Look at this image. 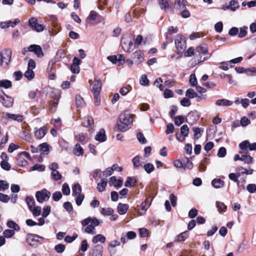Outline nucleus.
Masks as SVG:
<instances>
[{
	"label": "nucleus",
	"instance_id": "de8ad7c7",
	"mask_svg": "<svg viewBox=\"0 0 256 256\" xmlns=\"http://www.w3.org/2000/svg\"><path fill=\"white\" fill-rule=\"evenodd\" d=\"M52 178L54 180H60L62 178V175L58 170H54L52 172Z\"/></svg>",
	"mask_w": 256,
	"mask_h": 256
},
{
	"label": "nucleus",
	"instance_id": "bb28decb",
	"mask_svg": "<svg viewBox=\"0 0 256 256\" xmlns=\"http://www.w3.org/2000/svg\"><path fill=\"white\" fill-rule=\"evenodd\" d=\"M149 207V205L147 204V201L145 200L139 206L140 211L139 214L140 215H142L145 214L146 210Z\"/></svg>",
	"mask_w": 256,
	"mask_h": 256
},
{
	"label": "nucleus",
	"instance_id": "338daca9",
	"mask_svg": "<svg viewBox=\"0 0 256 256\" xmlns=\"http://www.w3.org/2000/svg\"><path fill=\"white\" fill-rule=\"evenodd\" d=\"M198 213V210L195 208H193L189 211L188 215L190 218H194L197 216Z\"/></svg>",
	"mask_w": 256,
	"mask_h": 256
},
{
	"label": "nucleus",
	"instance_id": "4468645a",
	"mask_svg": "<svg viewBox=\"0 0 256 256\" xmlns=\"http://www.w3.org/2000/svg\"><path fill=\"white\" fill-rule=\"evenodd\" d=\"M0 98L2 100V104L7 108L11 107L14 102V100L12 97L4 94L3 96H0Z\"/></svg>",
	"mask_w": 256,
	"mask_h": 256
},
{
	"label": "nucleus",
	"instance_id": "473e14b6",
	"mask_svg": "<svg viewBox=\"0 0 256 256\" xmlns=\"http://www.w3.org/2000/svg\"><path fill=\"white\" fill-rule=\"evenodd\" d=\"M39 151H42L46 154L49 152L50 146L46 142H44L38 146Z\"/></svg>",
	"mask_w": 256,
	"mask_h": 256
},
{
	"label": "nucleus",
	"instance_id": "ea45409f",
	"mask_svg": "<svg viewBox=\"0 0 256 256\" xmlns=\"http://www.w3.org/2000/svg\"><path fill=\"white\" fill-rule=\"evenodd\" d=\"M114 211L112 208H102L101 210V214L102 215L105 216H110L112 215V214L114 213Z\"/></svg>",
	"mask_w": 256,
	"mask_h": 256
},
{
	"label": "nucleus",
	"instance_id": "9d476101",
	"mask_svg": "<svg viewBox=\"0 0 256 256\" xmlns=\"http://www.w3.org/2000/svg\"><path fill=\"white\" fill-rule=\"evenodd\" d=\"M180 134L184 136V138L181 139L178 132L176 133V138L181 142H183L185 140V137L187 136L189 132V128L186 124L183 125L180 128Z\"/></svg>",
	"mask_w": 256,
	"mask_h": 256
},
{
	"label": "nucleus",
	"instance_id": "5701e85b",
	"mask_svg": "<svg viewBox=\"0 0 256 256\" xmlns=\"http://www.w3.org/2000/svg\"><path fill=\"white\" fill-rule=\"evenodd\" d=\"M107 180L106 178H102L100 182H98L97 184V189L100 192H104L107 186Z\"/></svg>",
	"mask_w": 256,
	"mask_h": 256
},
{
	"label": "nucleus",
	"instance_id": "2eb2a0df",
	"mask_svg": "<svg viewBox=\"0 0 256 256\" xmlns=\"http://www.w3.org/2000/svg\"><path fill=\"white\" fill-rule=\"evenodd\" d=\"M123 184L122 180L118 179L117 180L115 176H113L110 178L109 181L110 186H114L116 188H120L122 186Z\"/></svg>",
	"mask_w": 256,
	"mask_h": 256
},
{
	"label": "nucleus",
	"instance_id": "774afa93",
	"mask_svg": "<svg viewBox=\"0 0 256 256\" xmlns=\"http://www.w3.org/2000/svg\"><path fill=\"white\" fill-rule=\"evenodd\" d=\"M247 190L250 193H254L256 191V185L254 184H248L246 186Z\"/></svg>",
	"mask_w": 256,
	"mask_h": 256
},
{
	"label": "nucleus",
	"instance_id": "dca6fc26",
	"mask_svg": "<svg viewBox=\"0 0 256 256\" xmlns=\"http://www.w3.org/2000/svg\"><path fill=\"white\" fill-rule=\"evenodd\" d=\"M82 124L85 127H90V128L89 130L90 132L92 130V126L94 125V120L90 116L86 117L83 118Z\"/></svg>",
	"mask_w": 256,
	"mask_h": 256
},
{
	"label": "nucleus",
	"instance_id": "9b49d317",
	"mask_svg": "<svg viewBox=\"0 0 256 256\" xmlns=\"http://www.w3.org/2000/svg\"><path fill=\"white\" fill-rule=\"evenodd\" d=\"M90 223H91L90 224L94 226V228L98 226L100 224L98 220L96 218H92L91 217H88L81 222V224L83 226H86L89 224Z\"/></svg>",
	"mask_w": 256,
	"mask_h": 256
},
{
	"label": "nucleus",
	"instance_id": "69168bd1",
	"mask_svg": "<svg viewBox=\"0 0 256 256\" xmlns=\"http://www.w3.org/2000/svg\"><path fill=\"white\" fill-rule=\"evenodd\" d=\"M189 82L192 86H196L197 84V80L194 74H190Z\"/></svg>",
	"mask_w": 256,
	"mask_h": 256
},
{
	"label": "nucleus",
	"instance_id": "f704fd0d",
	"mask_svg": "<svg viewBox=\"0 0 256 256\" xmlns=\"http://www.w3.org/2000/svg\"><path fill=\"white\" fill-rule=\"evenodd\" d=\"M240 176V174L239 173L238 174V175L234 173H230L228 175V178L230 180L236 182L238 186H240V182L238 180V178Z\"/></svg>",
	"mask_w": 256,
	"mask_h": 256
},
{
	"label": "nucleus",
	"instance_id": "1a4fd4ad",
	"mask_svg": "<svg viewBox=\"0 0 256 256\" xmlns=\"http://www.w3.org/2000/svg\"><path fill=\"white\" fill-rule=\"evenodd\" d=\"M86 20H96L97 24L102 22L104 20V18L96 12L92 10L90 12Z\"/></svg>",
	"mask_w": 256,
	"mask_h": 256
},
{
	"label": "nucleus",
	"instance_id": "5fc2aeb1",
	"mask_svg": "<svg viewBox=\"0 0 256 256\" xmlns=\"http://www.w3.org/2000/svg\"><path fill=\"white\" fill-rule=\"evenodd\" d=\"M45 170V166L42 164H36L31 168L32 170H38L43 172Z\"/></svg>",
	"mask_w": 256,
	"mask_h": 256
},
{
	"label": "nucleus",
	"instance_id": "c85d7f7f",
	"mask_svg": "<svg viewBox=\"0 0 256 256\" xmlns=\"http://www.w3.org/2000/svg\"><path fill=\"white\" fill-rule=\"evenodd\" d=\"M136 180L135 178L132 177H128L126 180L124 182V186L127 187H132L136 184Z\"/></svg>",
	"mask_w": 256,
	"mask_h": 256
},
{
	"label": "nucleus",
	"instance_id": "e433bc0d",
	"mask_svg": "<svg viewBox=\"0 0 256 256\" xmlns=\"http://www.w3.org/2000/svg\"><path fill=\"white\" fill-rule=\"evenodd\" d=\"M12 86V82L9 80H0V87L8 88H10Z\"/></svg>",
	"mask_w": 256,
	"mask_h": 256
},
{
	"label": "nucleus",
	"instance_id": "c03bdc74",
	"mask_svg": "<svg viewBox=\"0 0 256 256\" xmlns=\"http://www.w3.org/2000/svg\"><path fill=\"white\" fill-rule=\"evenodd\" d=\"M15 232L14 230L9 229L6 230L3 232V235L6 238H12Z\"/></svg>",
	"mask_w": 256,
	"mask_h": 256
},
{
	"label": "nucleus",
	"instance_id": "a878e982",
	"mask_svg": "<svg viewBox=\"0 0 256 256\" xmlns=\"http://www.w3.org/2000/svg\"><path fill=\"white\" fill-rule=\"evenodd\" d=\"M212 184L214 188H219L224 186V182L220 179L214 178L212 180Z\"/></svg>",
	"mask_w": 256,
	"mask_h": 256
},
{
	"label": "nucleus",
	"instance_id": "8fccbe9b",
	"mask_svg": "<svg viewBox=\"0 0 256 256\" xmlns=\"http://www.w3.org/2000/svg\"><path fill=\"white\" fill-rule=\"evenodd\" d=\"M140 83L142 86H147L148 84L149 80L146 74H142L140 76Z\"/></svg>",
	"mask_w": 256,
	"mask_h": 256
},
{
	"label": "nucleus",
	"instance_id": "3c124183",
	"mask_svg": "<svg viewBox=\"0 0 256 256\" xmlns=\"http://www.w3.org/2000/svg\"><path fill=\"white\" fill-rule=\"evenodd\" d=\"M62 192L66 196L70 194V188L67 183H64L62 186Z\"/></svg>",
	"mask_w": 256,
	"mask_h": 256
},
{
	"label": "nucleus",
	"instance_id": "79ce46f5",
	"mask_svg": "<svg viewBox=\"0 0 256 256\" xmlns=\"http://www.w3.org/2000/svg\"><path fill=\"white\" fill-rule=\"evenodd\" d=\"M76 102L78 108L82 107L84 104V101L80 96H76Z\"/></svg>",
	"mask_w": 256,
	"mask_h": 256
},
{
	"label": "nucleus",
	"instance_id": "ddd939ff",
	"mask_svg": "<svg viewBox=\"0 0 256 256\" xmlns=\"http://www.w3.org/2000/svg\"><path fill=\"white\" fill-rule=\"evenodd\" d=\"M29 52H34L38 57H42L44 53L40 46L31 44L29 46Z\"/></svg>",
	"mask_w": 256,
	"mask_h": 256
},
{
	"label": "nucleus",
	"instance_id": "f03ea898",
	"mask_svg": "<svg viewBox=\"0 0 256 256\" xmlns=\"http://www.w3.org/2000/svg\"><path fill=\"white\" fill-rule=\"evenodd\" d=\"M102 90V84L100 80L98 79V76H95L94 80L92 84L90 89L93 94L96 105L98 106L100 103V92Z\"/></svg>",
	"mask_w": 256,
	"mask_h": 256
},
{
	"label": "nucleus",
	"instance_id": "e2e57ef3",
	"mask_svg": "<svg viewBox=\"0 0 256 256\" xmlns=\"http://www.w3.org/2000/svg\"><path fill=\"white\" fill-rule=\"evenodd\" d=\"M192 130L194 132V138L195 140L198 139L200 137V134L201 132V130L199 128L194 127L192 128Z\"/></svg>",
	"mask_w": 256,
	"mask_h": 256
},
{
	"label": "nucleus",
	"instance_id": "4d7b16f0",
	"mask_svg": "<svg viewBox=\"0 0 256 256\" xmlns=\"http://www.w3.org/2000/svg\"><path fill=\"white\" fill-rule=\"evenodd\" d=\"M76 197V204L80 206L82 204V201L84 200V196L83 194L74 196Z\"/></svg>",
	"mask_w": 256,
	"mask_h": 256
},
{
	"label": "nucleus",
	"instance_id": "603ef678",
	"mask_svg": "<svg viewBox=\"0 0 256 256\" xmlns=\"http://www.w3.org/2000/svg\"><path fill=\"white\" fill-rule=\"evenodd\" d=\"M133 166L134 168H138L140 166V156H136L132 160Z\"/></svg>",
	"mask_w": 256,
	"mask_h": 256
},
{
	"label": "nucleus",
	"instance_id": "864d4df0",
	"mask_svg": "<svg viewBox=\"0 0 256 256\" xmlns=\"http://www.w3.org/2000/svg\"><path fill=\"white\" fill-rule=\"evenodd\" d=\"M9 188V184L6 181L0 180V190L4 191Z\"/></svg>",
	"mask_w": 256,
	"mask_h": 256
},
{
	"label": "nucleus",
	"instance_id": "f257e3e1",
	"mask_svg": "<svg viewBox=\"0 0 256 256\" xmlns=\"http://www.w3.org/2000/svg\"><path fill=\"white\" fill-rule=\"evenodd\" d=\"M133 120L130 113L125 111L121 114L118 117L117 126L120 131L126 132L128 130L132 124Z\"/></svg>",
	"mask_w": 256,
	"mask_h": 256
},
{
	"label": "nucleus",
	"instance_id": "a19ab883",
	"mask_svg": "<svg viewBox=\"0 0 256 256\" xmlns=\"http://www.w3.org/2000/svg\"><path fill=\"white\" fill-rule=\"evenodd\" d=\"M84 232L92 234H96L95 228L94 227V226L91 224L87 225V226L84 229Z\"/></svg>",
	"mask_w": 256,
	"mask_h": 256
},
{
	"label": "nucleus",
	"instance_id": "0e129e2a",
	"mask_svg": "<svg viewBox=\"0 0 256 256\" xmlns=\"http://www.w3.org/2000/svg\"><path fill=\"white\" fill-rule=\"evenodd\" d=\"M246 74L248 76H252L256 74V68L252 67L246 70Z\"/></svg>",
	"mask_w": 256,
	"mask_h": 256
},
{
	"label": "nucleus",
	"instance_id": "a211bd4d",
	"mask_svg": "<svg viewBox=\"0 0 256 256\" xmlns=\"http://www.w3.org/2000/svg\"><path fill=\"white\" fill-rule=\"evenodd\" d=\"M95 139L100 142H104L106 140V137L104 129L102 128L100 130L96 136Z\"/></svg>",
	"mask_w": 256,
	"mask_h": 256
},
{
	"label": "nucleus",
	"instance_id": "20e7f679",
	"mask_svg": "<svg viewBox=\"0 0 256 256\" xmlns=\"http://www.w3.org/2000/svg\"><path fill=\"white\" fill-rule=\"evenodd\" d=\"M176 47L178 50V56L176 58H180L182 56V53L185 50L186 44L184 38L181 35H177L175 39Z\"/></svg>",
	"mask_w": 256,
	"mask_h": 256
},
{
	"label": "nucleus",
	"instance_id": "7c9ffc66",
	"mask_svg": "<svg viewBox=\"0 0 256 256\" xmlns=\"http://www.w3.org/2000/svg\"><path fill=\"white\" fill-rule=\"evenodd\" d=\"M240 160L244 162L245 164H251L253 162V158L250 156L244 154L242 156Z\"/></svg>",
	"mask_w": 256,
	"mask_h": 256
},
{
	"label": "nucleus",
	"instance_id": "f3484780",
	"mask_svg": "<svg viewBox=\"0 0 256 256\" xmlns=\"http://www.w3.org/2000/svg\"><path fill=\"white\" fill-rule=\"evenodd\" d=\"M128 208L129 206L128 204L120 203L117 207L118 212L120 215L124 214L126 213Z\"/></svg>",
	"mask_w": 256,
	"mask_h": 256
},
{
	"label": "nucleus",
	"instance_id": "c9c22d12",
	"mask_svg": "<svg viewBox=\"0 0 256 256\" xmlns=\"http://www.w3.org/2000/svg\"><path fill=\"white\" fill-rule=\"evenodd\" d=\"M186 96L188 98H193L197 96V93L193 89L189 88L186 92Z\"/></svg>",
	"mask_w": 256,
	"mask_h": 256
},
{
	"label": "nucleus",
	"instance_id": "393cba45",
	"mask_svg": "<svg viewBox=\"0 0 256 256\" xmlns=\"http://www.w3.org/2000/svg\"><path fill=\"white\" fill-rule=\"evenodd\" d=\"M92 242L94 244H96L98 242L104 243L106 242V238L102 234H98L93 237Z\"/></svg>",
	"mask_w": 256,
	"mask_h": 256
},
{
	"label": "nucleus",
	"instance_id": "0eeeda50",
	"mask_svg": "<svg viewBox=\"0 0 256 256\" xmlns=\"http://www.w3.org/2000/svg\"><path fill=\"white\" fill-rule=\"evenodd\" d=\"M28 24L33 30L38 32L43 31L45 28L43 24L38 23L37 19L35 18H30L28 20Z\"/></svg>",
	"mask_w": 256,
	"mask_h": 256
},
{
	"label": "nucleus",
	"instance_id": "4c0bfd02",
	"mask_svg": "<svg viewBox=\"0 0 256 256\" xmlns=\"http://www.w3.org/2000/svg\"><path fill=\"white\" fill-rule=\"evenodd\" d=\"M248 27L244 26L240 28V32H238V36L240 38H242L247 34Z\"/></svg>",
	"mask_w": 256,
	"mask_h": 256
},
{
	"label": "nucleus",
	"instance_id": "49530a36",
	"mask_svg": "<svg viewBox=\"0 0 256 256\" xmlns=\"http://www.w3.org/2000/svg\"><path fill=\"white\" fill-rule=\"evenodd\" d=\"M144 168L148 174H150L154 170V166L152 164L148 163L144 165Z\"/></svg>",
	"mask_w": 256,
	"mask_h": 256
},
{
	"label": "nucleus",
	"instance_id": "423d86ee",
	"mask_svg": "<svg viewBox=\"0 0 256 256\" xmlns=\"http://www.w3.org/2000/svg\"><path fill=\"white\" fill-rule=\"evenodd\" d=\"M50 192L46 189H42V190L38 191L36 194V200L39 202H42L48 200L50 196Z\"/></svg>",
	"mask_w": 256,
	"mask_h": 256
},
{
	"label": "nucleus",
	"instance_id": "aec40b11",
	"mask_svg": "<svg viewBox=\"0 0 256 256\" xmlns=\"http://www.w3.org/2000/svg\"><path fill=\"white\" fill-rule=\"evenodd\" d=\"M6 116L8 118L12 119L18 122H21L24 120L23 116L20 114H12L9 112H6Z\"/></svg>",
	"mask_w": 256,
	"mask_h": 256
},
{
	"label": "nucleus",
	"instance_id": "680f3d73",
	"mask_svg": "<svg viewBox=\"0 0 256 256\" xmlns=\"http://www.w3.org/2000/svg\"><path fill=\"white\" fill-rule=\"evenodd\" d=\"M250 123V120L247 118L246 116H244L242 118L240 124L242 126H248Z\"/></svg>",
	"mask_w": 256,
	"mask_h": 256
},
{
	"label": "nucleus",
	"instance_id": "7ed1b4c3",
	"mask_svg": "<svg viewBox=\"0 0 256 256\" xmlns=\"http://www.w3.org/2000/svg\"><path fill=\"white\" fill-rule=\"evenodd\" d=\"M12 51L10 48H6L0 52V68H6L12 58Z\"/></svg>",
	"mask_w": 256,
	"mask_h": 256
},
{
	"label": "nucleus",
	"instance_id": "4be33fe9",
	"mask_svg": "<svg viewBox=\"0 0 256 256\" xmlns=\"http://www.w3.org/2000/svg\"><path fill=\"white\" fill-rule=\"evenodd\" d=\"M72 195L74 196L82 194V188L78 183L75 184L72 187Z\"/></svg>",
	"mask_w": 256,
	"mask_h": 256
},
{
	"label": "nucleus",
	"instance_id": "cd10ccee",
	"mask_svg": "<svg viewBox=\"0 0 256 256\" xmlns=\"http://www.w3.org/2000/svg\"><path fill=\"white\" fill-rule=\"evenodd\" d=\"M73 152L75 155L80 156L83 154L84 149L79 144H76L74 146Z\"/></svg>",
	"mask_w": 256,
	"mask_h": 256
},
{
	"label": "nucleus",
	"instance_id": "2f4dec72",
	"mask_svg": "<svg viewBox=\"0 0 256 256\" xmlns=\"http://www.w3.org/2000/svg\"><path fill=\"white\" fill-rule=\"evenodd\" d=\"M7 226L10 228H13L14 230L18 231L20 227L13 220H8L6 224Z\"/></svg>",
	"mask_w": 256,
	"mask_h": 256
},
{
	"label": "nucleus",
	"instance_id": "c756f323",
	"mask_svg": "<svg viewBox=\"0 0 256 256\" xmlns=\"http://www.w3.org/2000/svg\"><path fill=\"white\" fill-rule=\"evenodd\" d=\"M25 201L27 204L30 210H32V208L34 207L35 201L32 197L27 196L26 198Z\"/></svg>",
	"mask_w": 256,
	"mask_h": 256
},
{
	"label": "nucleus",
	"instance_id": "72a5a7b5",
	"mask_svg": "<svg viewBox=\"0 0 256 256\" xmlns=\"http://www.w3.org/2000/svg\"><path fill=\"white\" fill-rule=\"evenodd\" d=\"M196 51L200 54H205L208 53V46L206 44L200 46L196 48Z\"/></svg>",
	"mask_w": 256,
	"mask_h": 256
},
{
	"label": "nucleus",
	"instance_id": "bf43d9fd",
	"mask_svg": "<svg viewBox=\"0 0 256 256\" xmlns=\"http://www.w3.org/2000/svg\"><path fill=\"white\" fill-rule=\"evenodd\" d=\"M160 5L162 10H166L169 6V3L168 0H160Z\"/></svg>",
	"mask_w": 256,
	"mask_h": 256
},
{
	"label": "nucleus",
	"instance_id": "58836bf2",
	"mask_svg": "<svg viewBox=\"0 0 256 256\" xmlns=\"http://www.w3.org/2000/svg\"><path fill=\"white\" fill-rule=\"evenodd\" d=\"M34 75L33 70L28 68L24 74V76L28 80H32L34 77Z\"/></svg>",
	"mask_w": 256,
	"mask_h": 256
},
{
	"label": "nucleus",
	"instance_id": "13d9d810",
	"mask_svg": "<svg viewBox=\"0 0 256 256\" xmlns=\"http://www.w3.org/2000/svg\"><path fill=\"white\" fill-rule=\"evenodd\" d=\"M50 206H45L43 208V212L42 213V216L43 218L47 217L50 212Z\"/></svg>",
	"mask_w": 256,
	"mask_h": 256
},
{
	"label": "nucleus",
	"instance_id": "37998d69",
	"mask_svg": "<svg viewBox=\"0 0 256 256\" xmlns=\"http://www.w3.org/2000/svg\"><path fill=\"white\" fill-rule=\"evenodd\" d=\"M230 6H231V10L234 12L240 7L239 3L238 1L232 0L230 2Z\"/></svg>",
	"mask_w": 256,
	"mask_h": 256
},
{
	"label": "nucleus",
	"instance_id": "39448f33",
	"mask_svg": "<svg viewBox=\"0 0 256 256\" xmlns=\"http://www.w3.org/2000/svg\"><path fill=\"white\" fill-rule=\"evenodd\" d=\"M44 238L38 234H28L26 236V241L30 246L36 247L41 244V240H44Z\"/></svg>",
	"mask_w": 256,
	"mask_h": 256
},
{
	"label": "nucleus",
	"instance_id": "412c9836",
	"mask_svg": "<svg viewBox=\"0 0 256 256\" xmlns=\"http://www.w3.org/2000/svg\"><path fill=\"white\" fill-rule=\"evenodd\" d=\"M16 162L18 165L22 166L28 164V162L24 159V158L20 152L18 154L16 157Z\"/></svg>",
	"mask_w": 256,
	"mask_h": 256
},
{
	"label": "nucleus",
	"instance_id": "a18cd8bd",
	"mask_svg": "<svg viewBox=\"0 0 256 256\" xmlns=\"http://www.w3.org/2000/svg\"><path fill=\"white\" fill-rule=\"evenodd\" d=\"M184 118L182 116H178L174 118V124L178 126H180L184 122Z\"/></svg>",
	"mask_w": 256,
	"mask_h": 256
},
{
	"label": "nucleus",
	"instance_id": "09e8293b",
	"mask_svg": "<svg viewBox=\"0 0 256 256\" xmlns=\"http://www.w3.org/2000/svg\"><path fill=\"white\" fill-rule=\"evenodd\" d=\"M34 216H39L41 214V208L40 206L34 207L30 210Z\"/></svg>",
	"mask_w": 256,
	"mask_h": 256
},
{
	"label": "nucleus",
	"instance_id": "6e6552de",
	"mask_svg": "<svg viewBox=\"0 0 256 256\" xmlns=\"http://www.w3.org/2000/svg\"><path fill=\"white\" fill-rule=\"evenodd\" d=\"M240 148L243 150H246V154L248 153V148L250 150H256V142L250 144L248 140L242 141L239 144Z\"/></svg>",
	"mask_w": 256,
	"mask_h": 256
},
{
	"label": "nucleus",
	"instance_id": "052dcab7",
	"mask_svg": "<svg viewBox=\"0 0 256 256\" xmlns=\"http://www.w3.org/2000/svg\"><path fill=\"white\" fill-rule=\"evenodd\" d=\"M54 250L58 253H62L65 250V246L62 244H56L54 247Z\"/></svg>",
	"mask_w": 256,
	"mask_h": 256
},
{
	"label": "nucleus",
	"instance_id": "6ab92c4d",
	"mask_svg": "<svg viewBox=\"0 0 256 256\" xmlns=\"http://www.w3.org/2000/svg\"><path fill=\"white\" fill-rule=\"evenodd\" d=\"M134 59L136 62L140 63L144 60V54L141 50H137L134 53Z\"/></svg>",
	"mask_w": 256,
	"mask_h": 256
},
{
	"label": "nucleus",
	"instance_id": "b1692460",
	"mask_svg": "<svg viewBox=\"0 0 256 256\" xmlns=\"http://www.w3.org/2000/svg\"><path fill=\"white\" fill-rule=\"evenodd\" d=\"M232 104V101L226 99L218 100L216 102V104L218 106H230Z\"/></svg>",
	"mask_w": 256,
	"mask_h": 256
},
{
	"label": "nucleus",
	"instance_id": "6e6d98bb",
	"mask_svg": "<svg viewBox=\"0 0 256 256\" xmlns=\"http://www.w3.org/2000/svg\"><path fill=\"white\" fill-rule=\"evenodd\" d=\"M174 95V92L170 90L166 89L164 92V96L166 98H172Z\"/></svg>",
	"mask_w": 256,
	"mask_h": 256
},
{
	"label": "nucleus",
	"instance_id": "f8f14e48",
	"mask_svg": "<svg viewBox=\"0 0 256 256\" xmlns=\"http://www.w3.org/2000/svg\"><path fill=\"white\" fill-rule=\"evenodd\" d=\"M47 132L46 126H42L40 128H34V135L36 139H41L44 136Z\"/></svg>",
	"mask_w": 256,
	"mask_h": 256
}]
</instances>
